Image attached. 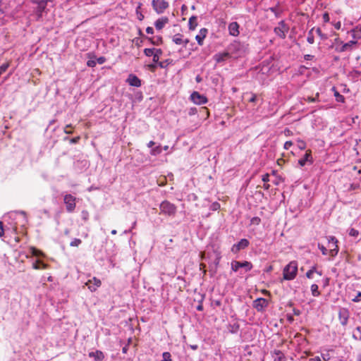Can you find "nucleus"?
Masks as SVG:
<instances>
[{"label": "nucleus", "mask_w": 361, "mask_h": 361, "mask_svg": "<svg viewBox=\"0 0 361 361\" xmlns=\"http://www.w3.org/2000/svg\"><path fill=\"white\" fill-rule=\"evenodd\" d=\"M80 139V137L79 136L71 138L70 142L72 144H76L79 142Z\"/></svg>", "instance_id": "obj_54"}, {"label": "nucleus", "mask_w": 361, "mask_h": 361, "mask_svg": "<svg viewBox=\"0 0 361 361\" xmlns=\"http://www.w3.org/2000/svg\"><path fill=\"white\" fill-rule=\"evenodd\" d=\"M292 145H293V142L291 141H286L284 143L283 147L285 149H288Z\"/></svg>", "instance_id": "obj_52"}, {"label": "nucleus", "mask_w": 361, "mask_h": 361, "mask_svg": "<svg viewBox=\"0 0 361 361\" xmlns=\"http://www.w3.org/2000/svg\"><path fill=\"white\" fill-rule=\"evenodd\" d=\"M172 41L176 44H183V35L180 33L176 34L175 35H173Z\"/></svg>", "instance_id": "obj_27"}, {"label": "nucleus", "mask_w": 361, "mask_h": 361, "mask_svg": "<svg viewBox=\"0 0 361 361\" xmlns=\"http://www.w3.org/2000/svg\"><path fill=\"white\" fill-rule=\"evenodd\" d=\"M357 44L356 40H350L348 42L343 44L341 47H336V51L338 52H344L351 49L353 45Z\"/></svg>", "instance_id": "obj_17"}, {"label": "nucleus", "mask_w": 361, "mask_h": 361, "mask_svg": "<svg viewBox=\"0 0 361 361\" xmlns=\"http://www.w3.org/2000/svg\"><path fill=\"white\" fill-rule=\"evenodd\" d=\"M307 361H322L319 357H314L312 358H310Z\"/></svg>", "instance_id": "obj_64"}, {"label": "nucleus", "mask_w": 361, "mask_h": 361, "mask_svg": "<svg viewBox=\"0 0 361 361\" xmlns=\"http://www.w3.org/2000/svg\"><path fill=\"white\" fill-rule=\"evenodd\" d=\"M314 29V28H312L307 33V41L311 44H314V37L313 34Z\"/></svg>", "instance_id": "obj_32"}, {"label": "nucleus", "mask_w": 361, "mask_h": 361, "mask_svg": "<svg viewBox=\"0 0 361 361\" xmlns=\"http://www.w3.org/2000/svg\"><path fill=\"white\" fill-rule=\"evenodd\" d=\"M231 326V329L230 330V331L231 333H236L239 329V324L237 323L233 324Z\"/></svg>", "instance_id": "obj_41"}, {"label": "nucleus", "mask_w": 361, "mask_h": 361, "mask_svg": "<svg viewBox=\"0 0 361 361\" xmlns=\"http://www.w3.org/2000/svg\"><path fill=\"white\" fill-rule=\"evenodd\" d=\"M250 245L248 240L243 238L241 239L238 243L233 245L231 247V252L234 254H237L240 250L247 248Z\"/></svg>", "instance_id": "obj_11"}, {"label": "nucleus", "mask_w": 361, "mask_h": 361, "mask_svg": "<svg viewBox=\"0 0 361 361\" xmlns=\"http://www.w3.org/2000/svg\"><path fill=\"white\" fill-rule=\"evenodd\" d=\"M68 128H71V125H67L64 129V132L66 134H71L72 132L68 129Z\"/></svg>", "instance_id": "obj_61"}, {"label": "nucleus", "mask_w": 361, "mask_h": 361, "mask_svg": "<svg viewBox=\"0 0 361 361\" xmlns=\"http://www.w3.org/2000/svg\"><path fill=\"white\" fill-rule=\"evenodd\" d=\"M155 49H154V48H146L144 49V54L147 56H153Z\"/></svg>", "instance_id": "obj_36"}, {"label": "nucleus", "mask_w": 361, "mask_h": 361, "mask_svg": "<svg viewBox=\"0 0 361 361\" xmlns=\"http://www.w3.org/2000/svg\"><path fill=\"white\" fill-rule=\"evenodd\" d=\"M268 305V301L263 298H257L253 301V307L258 312H262Z\"/></svg>", "instance_id": "obj_12"}, {"label": "nucleus", "mask_w": 361, "mask_h": 361, "mask_svg": "<svg viewBox=\"0 0 361 361\" xmlns=\"http://www.w3.org/2000/svg\"><path fill=\"white\" fill-rule=\"evenodd\" d=\"M318 97H319V94L317 93V94H316V97H308L307 98V101L308 102H316V101L317 100Z\"/></svg>", "instance_id": "obj_49"}, {"label": "nucleus", "mask_w": 361, "mask_h": 361, "mask_svg": "<svg viewBox=\"0 0 361 361\" xmlns=\"http://www.w3.org/2000/svg\"><path fill=\"white\" fill-rule=\"evenodd\" d=\"M152 6L155 12L161 14L169 7V2L165 0H152Z\"/></svg>", "instance_id": "obj_6"}, {"label": "nucleus", "mask_w": 361, "mask_h": 361, "mask_svg": "<svg viewBox=\"0 0 361 361\" xmlns=\"http://www.w3.org/2000/svg\"><path fill=\"white\" fill-rule=\"evenodd\" d=\"M353 337L355 339V340H357V341H361V336H357V334H356L355 333H353Z\"/></svg>", "instance_id": "obj_63"}, {"label": "nucleus", "mask_w": 361, "mask_h": 361, "mask_svg": "<svg viewBox=\"0 0 361 361\" xmlns=\"http://www.w3.org/2000/svg\"><path fill=\"white\" fill-rule=\"evenodd\" d=\"M157 63L161 68H166L168 66L167 60L165 61H159V62Z\"/></svg>", "instance_id": "obj_48"}, {"label": "nucleus", "mask_w": 361, "mask_h": 361, "mask_svg": "<svg viewBox=\"0 0 361 361\" xmlns=\"http://www.w3.org/2000/svg\"><path fill=\"white\" fill-rule=\"evenodd\" d=\"M197 26V17L192 16L189 18L188 27L190 30H194Z\"/></svg>", "instance_id": "obj_25"}, {"label": "nucleus", "mask_w": 361, "mask_h": 361, "mask_svg": "<svg viewBox=\"0 0 361 361\" xmlns=\"http://www.w3.org/2000/svg\"><path fill=\"white\" fill-rule=\"evenodd\" d=\"M8 67H9L8 63H4L1 66H0V75L3 73L6 72Z\"/></svg>", "instance_id": "obj_39"}, {"label": "nucleus", "mask_w": 361, "mask_h": 361, "mask_svg": "<svg viewBox=\"0 0 361 361\" xmlns=\"http://www.w3.org/2000/svg\"><path fill=\"white\" fill-rule=\"evenodd\" d=\"M329 253L332 257L336 256L338 252V240L334 236L328 237Z\"/></svg>", "instance_id": "obj_9"}, {"label": "nucleus", "mask_w": 361, "mask_h": 361, "mask_svg": "<svg viewBox=\"0 0 361 361\" xmlns=\"http://www.w3.org/2000/svg\"><path fill=\"white\" fill-rule=\"evenodd\" d=\"M316 32L317 33V35H319L322 39H326V35H325L324 34H323V33H322L321 28L317 27V28L316 29Z\"/></svg>", "instance_id": "obj_45"}, {"label": "nucleus", "mask_w": 361, "mask_h": 361, "mask_svg": "<svg viewBox=\"0 0 361 361\" xmlns=\"http://www.w3.org/2000/svg\"><path fill=\"white\" fill-rule=\"evenodd\" d=\"M4 235V224L1 221H0V238L3 237Z\"/></svg>", "instance_id": "obj_53"}, {"label": "nucleus", "mask_w": 361, "mask_h": 361, "mask_svg": "<svg viewBox=\"0 0 361 361\" xmlns=\"http://www.w3.org/2000/svg\"><path fill=\"white\" fill-rule=\"evenodd\" d=\"M126 82H128L129 85L136 87H139L142 85L140 79H139L138 77L134 74H130L128 75L126 80Z\"/></svg>", "instance_id": "obj_15"}, {"label": "nucleus", "mask_w": 361, "mask_h": 361, "mask_svg": "<svg viewBox=\"0 0 361 361\" xmlns=\"http://www.w3.org/2000/svg\"><path fill=\"white\" fill-rule=\"evenodd\" d=\"M90 357H92L95 361H102L104 359V354L101 350L90 352L88 354Z\"/></svg>", "instance_id": "obj_20"}, {"label": "nucleus", "mask_w": 361, "mask_h": 361, "mask_svg": "<svg viewBox=\"0 0 361 361\" xmlns=\"http://www.w3.org/2000/svg\"><path fill=\"white\" fill-rule=\"evenodd\" d=\"M288 31L289 26L285 23L284 20H281L279 23V25L274 30V33L281 39H285Z\"/></svg>", "instance_id": "obj_5"}, {"label": "nucleus", "mask_w": 361, "mask_h": 361, "mask_svg": "<svg viewBox=\"0 0 361 361\" xmlns=\"http://www.w3.org/2000/svg\"><path fill=\"white\" fill-rule=\"evenodd\" d=\"M257 100V95L255 94H252V97L249 99L250 102H255Z\"/></svg>", "instance_id": "obj_59"}, {"label": "nucleus", "mask_w": 361, "mask_h": 361, "mask_svg": "<svg viewBox=\"0 0 361 361\" xmlns=\"http://www.w3.org/2000/svg\"><path fill=\"white\" fill-rule=\"evenodd\" d=\"M298 147L300 149H305L306 148V143L302 140H298Z\"/></svg>", "instance_id": "obj_42"}, {"label": "nucleus", "mask_w": 361, "mask_h": 361, "mask_svg": "<svg viewBox=\"0 0 361 361\" xmlns=\"http://www.w3.org/2000/svg\"><path fill=\"white\" fill-rule=\"evenodd\" d=\"M228 49L231 51L235 52L238 54H240L244 51V46L237 41L231 44Z\"/></svg>", "instance_id": "obj_14"}, {"label": "nucleus", "mask_w": 361, "mask_h": 361, "mask_svg": "<svg viewBox=\"0 0 361 361\" xmlns=\"http://www.w3.org/2000/svg\"><path fill=\"white\" fill-rule=\"evenodd\" d=\"M239 24L237 22H232L228 25V32L232 36L237 37L240 34Z\"/></svg>", "instance_id": "obj_16"}, {"label": "nucleus", "mask_w": 361, "mask_h": 361, "mask_svg": "<svg viewBox=\"0 0 361 361\" xmlns=\"http://www.w3.org/2000/svg\"><path fill=\"white\" fill-rule=\"evenodd\" d=\"M349 235L353 237H357L359 235V232L357 230L352 228L349 231Z\"/></svg>", "instance_id": "obj_40"}, {"label": "nucleus", "mask_w": 361, "mask_h": 361, "mask_svg": "<svg viewBox=\"0 0 361 361\" xmlns=\"http://www.w3.org/2000/svg\"><path fill=\"white\" fill-rule=\"evenodd\" d=\"M298 273V263L295 261H291L287 264L283 270V279L286 281L293 280Z\"/></svg>", "instance_id": "obj_2"}, {"label": "nucleus", "mask_w": 361, "mask_h": 361, "mask_svg": "<svg viewBox=\"0 0 361 361\" xmlns=\"http://www.w3.org/2000/svg\"><path fill=\"white\" fill-rule=\"evenodd\" d=\"M197 113V109L196 107H191L188 110V115L189 116H193L195 115Z\"/></svg>", "instance_id": "obj_44"}, {"label": "nucleus", "mask_w": 361, "mask_h": 361, "mask_svg": "<svg viewBox=\"0 0 361 361\" xmlns=\"http://www.w3.org/2000/svg\"><path fill=\"white\" fill-rule=\"evenodd\" d=\"M313 274H314V273L312 272V271H308L306 273V276L308 279H312L313 278Z\"/></svg>", "instance_id": "obj_60"}, {"label": "nucleus", "mask_w": 361, "mask_h": 361, "mask_svg": "<svg viewBox=\"0 0 361 361\" xmlns=\"http://www.w3.org/2000/svg\"><path fill=\"white\" fill-rule=\"evenodd\" d=\"M162 152V147L161 145H157L153 148H152L150 151V154L152 156H157Z\"/></svg>", "instance_id": "obj_29"}, {"label": "nucleus", "mask_w": 361, "mask_h": 361, "mask_svg": "<svg viewBox=\"0 0 361 361\" xmlns=\"http://www.w3.org/2000/svg\"><path fill=\"white\" fill-rule=\"evenodd\" d=\"M318 289L319 287L317 284H312L311 286V292L313 296L318 297L320 295V292Z\"/></svg>", "instance_id": "obj_33"}, {"label": "nucleus", "mask_w": 361, "mask_h": 361, "mask_svg": "<svg viewBox=\"0 0 361 361\" xmlns=\"http://www.w3.org/2000/svg\"><path fill=\"white\" fill-rule=\"evenodd\" d=\"M353 40L361 39V25H357L355 27L350 30Z\"/></svg>", "instance_id": "obj_21"}, {"label": "nucleus", "mask_w": 361, "mask_h": 361, "mask_svg": "<svg viewBox=\"0 0 361 361\" xmlns=\"http://www.w3.org/2000/svg\"><path fill=\"white\" fill-rule=\"evenodd\" d=\"M147 39L154 45H159L162 42V38L161 37H157L156 39L153 37H147Z\"/></svg>", "instance_id": "obj_34"}, {"label": "nucleus", "mask_w": 361, "mask_h": 361, "mask_svg": "<svg viewBox=\"0 0 361 361\" xmlns=\"http://www.w3.org/2000/svg\"><path fill=\"white\" fill-rule=\"evenodd\" d=\"M190 100L194 104H197V105L204 104H207L208 102L207 98L204 95L201 94L198 92H196V91L193 92L190 94Z\"/></svg>", "instance_id": "obj_8"}, {"label": "nucleus", "mask_w": 361, "mask_h": 361, "mask_svg": "<svg viewBox=\"0 0 361 361\" xmlns=\"http://www.w3.org/2000/svg\"><path fill=\"white\" fill-rule=\"evenodd\" d=\"M105 61H106V59H105V57H104V56L99 57V58L97 59V62L99 64H103Z\"/></svg>", "instance_id": "obj_55"}, {"label": "nucleus", "mask_w": 361, "mask_h": 361, "mask_svg": "<svg viewBox=\"0 0 361 361\" xmlns=\"http://www.w3.org/2000/svg\"><path fill=\"white\" fill-rule=\"evenodd\" d=\"M309 271H312L313 273H317L319 276L322 275L321 271H317L315 266H313L312 267H311V269Z\"/></svg>", "instance_id": "obj_57"}, {"label": "nucleus", "mask_w": 361, "mask_h": 361, "mask_svg": "<svg viewBox=\"0 0 361 361\" xmlns=\"http://www.w3.org/2000/svg\"><path fill=\"white\" fill-rule=\"evenodd\" d=\"M161 212L169 216H173L176 213V207L167 200L163 201L159 206Z\"/></svg>", "instance_id": "obj_3"}, {"label": "nucleus", "mask_w": 361, "mask_h": 361, "mask_svg": "<svg viewBox=\"0 0 361 361\" xmlns=\"http://www.w3.org/2000/svg\"><path fill=\"white\" fill-rule=\"evenodd\" d=\"M322 18L324 23H328L330 20L329 15L327 12L322 15Z\"/></svg>", "instance_id": "obj_47"}, {"label": "nucleus", "mask_w": 361, "mask_h": 361, "mask_svg": "<svg viewBox=\"0 0 361 361\" xmlns=\"http://www.w3.org/2000/svg\"><path fill=\"white\" fill-rule=\"evenodd\" d=\"M220 207V204L218 202H214L212 205V208L213 210H217Z\"/></svg>", "instance_id": "obj_56"}, {"label": "nucleus", "mask_w": 361, "mask_h": 361, "mask_svg": "<svg viewBox=\"0 0 361 361\" xmlns=\"http://www.w3.org/2000/svg\"><path fill=\"white\" fill-rule=\"evenodd\" d=\"M312 158L311 151L308 150L306 152L305 156L298 160V164L300 166H304L307 161L312 162L310 159Z\"/></svg>", "instance_id": "obj_22"}, {"label": "nucleus", "mask_w": 361, "mask_h": 361, "mask_svg": "<svg viewBox=\"0 0 361 361\" xmlns=\"http://www.w3.org/2000/svg\"><path fill=\"white\" fill-rule=\"evenodd\" d=\"M332 91L334 92V95L336 102L342 103L345 102V97L336 90V87H334L332 88Z\"/></svg>", "instance_id": "obj_26"}, {"label": "nucleus", "mask_w": 361, "mask_h": 361, "mask_svg": "<svg viewBox=\"0 0 361 361\" xmlns=\"http://www.w3.org/2000/svg\"><path fill=\"white\" fill-rule=\"evenodd\" d=\"M142 6V3H138V5L135 9V13L137 14V17L139 20H142L144 19V15L140 11Z\"/></svg>", "instance_id": "obj_30"}, {"label": "nucleus", "mask_w": 361, "mask_h": 361, "mask_svg": "<svg viewBox=\"0 0 361 361\" xmlns=\"http://www.w3.org/2000/svg\"><path fill=\"white\" fill-rule=\"evenodd\" d=\"M272 356L274 357V361H284L286 360V357L284 354L279 350H274L272 353Z\"/></svg>", "instance_id": "obj_23"}, {"label": "nucleus", "mask_w": 361, "mask_h": 361, "mask_svg": "<svg viewBox=\"0 0 361 361\" xmlns=\"http://www.w3.org/2000/svg\"><path fill=\"white\" fill-rule=\"evenodd\" d=\"M262 181L264 183H267L269 181V173H265L262 176Z\"/></svg>", "instance_id": "obj_51"}, {"label": "nucleus", "mask_w": 361, "mask_h": 361, "mask_svg": "<svg viewBox=\"0 0 361 361\" xmlns=\"http://www.w3.org/2000/svg\"><path fill=\"white\" fill-rule=\"evenodd\" d=\"M30 1L37 5L34 9V13L36 16V20L39 21L42 19L43 13H47V6L52 0H30Z\"/></svg>", "instance_id": "obj_1"}, {"label": "nucleus", "mask_w": 361, "mask_h": 361, "mask_svg": "<svg viewBox=\"0 0 361 361\" xmlns=\"http://www.w3.org/2000/svg\"><path fill=\"white\" fill-rule=\"evenodd\" d=\"M304 58L305 60H312L314 59V56L311 54H306Z\"/></svg>", "instance_id": "obj_62"}, {"label": "nucleus", "mask_w": 361, "mask_h": 361, "mask_svg": "<svg viewBox=\"0 0 361 361\" xmlns=\"http://www.w3.org/2000/svg\"><path fill=\"white\" fill-rule=\"evenodd\" d=\"M63 202L66 205V212L73 213L76 207V197L71 194H66L63 196Z\"/></svg>", "instance_id": "obj_4"}, {"label": "nucleus", "mask_w": 361, "mask_h": 361, "mask_svg": "<svg viewBox=\"0 0 361 361\" xmlns=\"http://www.w3.org/2000/svg\"><path fill=\"white\" fill-rule=\"evenodd\" d=\"M318 247L322 251V255H327L328 250H327V249L323 245H321L320 243H319L318 244Z\"/></svg>", "instance_id": "obj_43"}, {"label": "nucleus", "mask_w": 361, "mask_h": 361, "mask_svg": "<svg viewBox=\"0 0 361 361\" xmlns=\"http://www.w3.org/2000/svg\"><path fill=\"white\" fill-rule=\"evenodd\" d=\"M162 360L161 361H173L171 359V355L169 352H164L162 353Z\"/></svg>", "instance_id": "obj_35"}, {"label": "nucleus", "mask_w": 361, "mask_h": 361, "mask_svg": "<svg viewBox=\"0 0 361 361\" xmlns=\"http://www.w3.org/2000/svg\"><path fill=\"white\" fill-rule=\"evenodd\" d=\"M350 317V312L347 308H340L338 311V319L341 324L343 326H346Z\"/></svg>", "instance_id": "obj_10"}, {"label": "nucleus", "mask_w": 361, "mask_h": 361, "mask_svg": "<svg viewBox=\"0 0 361 361\" xmlns=\"http://www.w3.org/2000/svg\"><path fill=\"white\" fill-rule=\"evenodd\" d=\"M229 56L228 52L218 53L214 55V58L216 63L224 61Z\"/></svg>", "instance_id": "obj_24"}, {"label": "nucleus", "mask_w": 361, "mask_h": 361, "mask_svg": "<svg viewBox=\"0 0 361 361\" xmlns=\"http://www.w3.org/2000/svg\"><path fill=\"white\" fill-rule=\"evenodd\" d=\"M96 61L94 60H88L87 62V65L89 67H94L96 66Z\"/></svg>", "instance_id": "obj_50"}, {"label": "nucleus", "mask_w": 361, "mask_h": 361, "mask_svg": "<svg viewBox=\"0 0 361 361\" xmlns=\"http://www.w3.org/2000/svg\"><path fill=\"white\" fill-rule=\"evenodd\" d=\"M101 281L97 279L96 277H93L92 279L89 280L85 283V285L92 292L95 291L97 289V288H99L101 286Z\"/></svg>", "instance_id": "obj_13"}, {"label": "nucleus", "mask_w": 361, "mask_h": 361, "mask_svg": "<svg viewBox=\"0 0 361 361\" xmlns=\"http://www.w3.org/2000/svg\"><path fill=\"white\" fill-rule=\"evenodd\" d=\"M352 300L355 302H358L361 301V291L357 293V295L352 299Z\"/></svg>", "instance_id": "obj_46"}, {"label": "nucleus", "mask_w": 361, "mask_h": 361, "mask_svg": "<svg viewBox=\"0 0 361 361\" xmlns=\"http://www.w3.org/2000/svg\"><path fill=\"white\" fill-rule=\"evenodd\" d=\"M146 32L149 35H152L154 33V29L152 27H147L146 28Z\"/></svg>", "instance_id": "obj_58"}, {"label": "nucleus", "mask_w": 361, "mask_h": 361, "mask_svg": "<svg viewBox=\"0 0 361 361\" xmlns=\"http://www.w3.org/2000/svg\"><path fill=\"white\" fill-rule=\"evenodd\" d=\"M162 50L161 49H156L154 53L153 54L152 61L154 63H157L159 61V56L162 54Z\"/></svg>", "instance_id": "obj_28"}, {"label": "nucleus", "mask_w": 361, "mask_h": 361, "mask_svg": "<svg viewBox=\"0 0 361 361\" xmlns=\"http://www.w3.org/2000/svg\"><path fill=\"white\" fill-rule=\"evenodd\" d=\"M261 222V219L258 216H255L251 219L250 223L253 225H259Z\"/></svg>", "instance_id": "obj_38"}, {"label": "nucleus", "mask_w": 361, "mask_h": 361, "mask_svg": "<svg viewBox=\"0 0 361 361\" xmlns=\"http://www.w3.org/2000/svg\"><path fill=\"white\" fill-rule=\"evenodd\" d=\"M169 23V18L167 17H162L159 19H157L154 25L157 30H161L166 24Z\"/></svg>", "instance_id": "obj_19"}, {"label": "nucleus", "mask_w": 361, "mask_h": 361, "mask_svg": "<svg viewBox=\"0 0 361 361\" xmlns=\"http://www.w3.org/2000/svg\"><path fill=\"white\" fill-rule=\"evenodd\" d=\"M47 267V264H44L42 262L37 261L32 264V268L35 269H46Z\"/></svg>", "instance_id": "obj_31"}, {"label": "nucleus", "mask_w": 361, "mask_h": 361, "mask_svg": "<svg viewBox=\"0 0 361 361\" xmlns=\"http://www.w3.org/2000/svg\"><path fill=\"white\" fill-rule=\"evenodd\" d=\"M207 32V28L200 29L199 34L195 37V39L199 45L202 46L203 44L204 39L206 37Z\"/></svg>", "instance_id": "obj_18"}, {"label": "nucleus", "mask_w": 361, "mask_h": 361, "mask_svg": "<svg viewBox=\"0 0 361 361\" xmlns=\"http://www.w3.org/2000/svg\"><path fill=\"white\" fill-rule=\"evenodd\" d=\"M240 268H244L246 271H248L252 269V264L247 261L239 262L234 260L231 262V269L233 271L236 272Z\"/></svg>", "instance_id": "obj_7"}, {"label": "nucleus", "mask_w": 361, "mask_h": 361, "mask_svg": "<svg viewBox=\"0 0 361 361\" xmlns=\"http://www.w3.org/2000/svg\"><path fill=\"white\" fill-rule=\"evenodd\" d=\"M82 241L79 238H74L70 243L71 247H78L81 244Z\"/></svg>", "instance_id": "obj_37"}]
</instances>
